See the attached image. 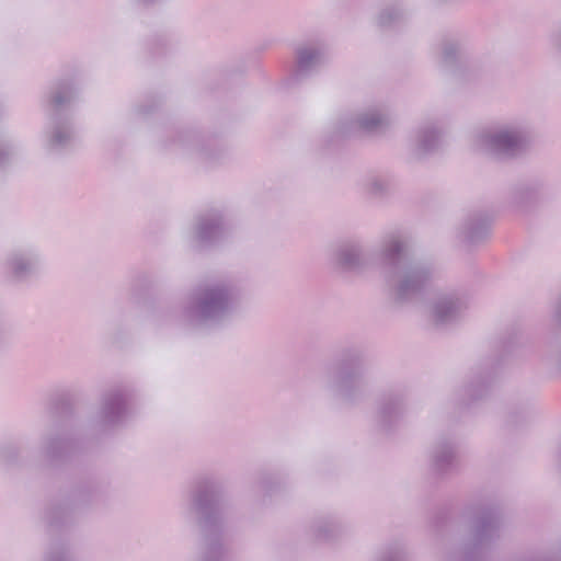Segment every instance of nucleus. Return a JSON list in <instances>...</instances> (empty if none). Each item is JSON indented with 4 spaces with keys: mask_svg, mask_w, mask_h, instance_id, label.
Instances as JSON below:
<instances>
[{
    "mask_svg": "<svg viewBox=\"0 0 561 561\" xmlns=\"http://www.w3.org/2000/svg\"><path fill=\"white\" fill-rule=\"evenodd\" d=\"M241 298V288L234 279H209L193 289L181 311L172 306H160L151 311L150 321L157 329L181 323L203 329L220 328L237 313Z\"/></svg>",
    "mask_w": 561,
    "mask_h": 561,
    "instance_id": "nucleus-1",
    "label": "nucleus"
},
{
    "mask_svg": "<svg viewBox=\"0 0 561 561\" xmlns=\"http://www.w3.org/2000/svg\"><path fill=\"white\" fill-rule=\"evenodd\" d=\"M412 241L408 232L394 229L382 234L377 263L392 300L399 305L421 299L435 277L433 263L411 256Z\"/></svg>",
    "mask_w": 561,
    "mask_h": 561,
    "instance_id": "nucleus-2",
    "label": "nucleus"
},
{
    "mask_svg": "<svg viewBox=\"0 0 561 561\" xmlns=\"http://www.w3.org/2000/svg\"><path fill=\"white\" fill-rule=\"evenodd\" d=\"M230 512V499L221 479L205 474L194 481L187 494L185 515L202 537L198 561H224V537Z\"/></svg>",
    "mask_w": 561,
    "mask_h": 561,
    "instance_id": "nucleus-3",
    "label": "nucleus"
},
{
    "mask_svg": "<svg viewBox=\"0 0 561 561\" xmlns=\"http://www.w3.org/2000/svg\"><path fill=\"white\" fill-rule=\"evenodd\" d=\"M365 347L348 343L340 347L334 362L327 368L323 388L336 401L356 404L368 392Z\"/></svg>",
    "mask_w": 561,
    "mask_h": 561,
    "instance_id": "nucleus-4",
    "label": "nucleus"
},
{
    "mask_svg": "<svg viewBox=\"0 0 561 561\" xmlns=\"http://www.w3.org/2000/svg\"><path fill=\"white\" fill-rule=\"evenodd\" d=\"M463 515L471 517L470 535L455 551L448 553V561H484L494 543L501 538L502 514L490 503L470 502Z\"/></svg>",
    "mask_w": 561,
    "mask_h": 561,
    "instance_id": "nucleus-5",
    "label": "nucleus"
},
{
    "mask_svg": "<svg viewBox=\"0 0 561 561\" xmlns=\"http://www.w3.org/2000/svg\"><path fill=\"white\" fill-rule=\"evenodd\" d=\"M78 96V88L71 79H60L47 91L48 126L46 149L51 153L70 150L76 141V128L71 106Z\"/></svg>",
    "mask_w": 561,
    "mask_h": 561,
    "instance_id": "nucleus-6",
    "label": "nucleus"
},
{
    "mask_svg": "<svg viewBox=\"0 0 561 561\" xmlns=\"http://www.w3.org/2000/svg\"><path fill=\"white\" fill-rule=\"evenodd\" d=\"M107 490V483L96 478H85L75 482L47 507L45 519L48 528L58 530L71 523L77 513L103 503Z\"/></svg>",
    "mask_w": 561,
    "mask_h": 561,
    "instance_id": "nucleus-7",
    "label": "nucleus"
},
{
    "mask_svg": "<svg viewBox=\"0 0 561 561\" xmlns=\"http://www.w3.org/2000/svg\"><path fill=\"white\" fill-rule=\"evenodd\" d=\"M534 142V133L524 121H511L480 136L481 150L499 161H510L526 154Z\"/></svg>",
    "mask_w": 561,
    "mask_h": 561,
    "instance_id": "nucleus-8",
    "label": "nucleus"
},
{
    "mask_svg": "<svg viewBox=\"0 0 561 561\" xmlns=\"http://www.w3.org/2000/svg\"><path fill=\"white\" fill-rule=\"evenodd\" d=\"M165 148L193 156L207 167L221 163L229 153V147L222 137L203 134L193 128L176 130L173 138L165 142Z\"/></svg>",
    "mask_w": 561,
    "mask_h": 561,
    "instance_id": "nucleus-9",
    "label": "nucleus"
},
{
    "mask_svg": "<svg viewBox=\"0 0 561 561\" xmlns=\"http://www.w3.org/2000/svg\"><path fill=\"white\" fill-rule=\"evenodd\" d=\"M410 396L411 387L405 382L396 383L378 396L374 426L379 434L391 436L398 432L407 415Z\"/></svg>",
    "mask_w": 561,
    "mask_h": 561,
    "instance_id": "nucleus-10",
    "label": "nucleus"
},
{
    "mask_svg": "<svg viewBox=\"0 0 561 561\" xmlns=\"http://www.w3.org/2000/svg\"><path fill=\"white\" fill-rule=\"evenodd\" d=\"M375 256L369 254L364 242L359 239H346L341 241L334 249L331 256V264L335 273L343 279H351L363 275L368 268L377 263Z\"/></svg>",
    "mask_w": 561,
    "mask_h": 561,
    "instance_id": "nucleus-11",
    "label": "nucleus"
},
{
    "mask_svg": "<svg viewBox=\"0 0 561 561\" xmlns=\"http://www.w3.org/2000/svg\"><path fill=\"white\" fill-rule=\"evenodd\" d=\"M390 125L388 113L380 107L367 108L356 115L351 125L346 123H337L327 130L322 138L321 145L323 149H331L341 139L353 133L359 131L368 135L383 133Z\"/></svg>",
    "mask_w": 561,
    "mask_h": 561,
    "instance_id": "nucleus-12",
    "label": "nucleus"
},
{
    "mask_svg": "<svg viewBox=\"0 0 561 561\" xmlns=\"http://www.w3.org/2000/svg\"><path fill=\"white\" fill-rule=\"evenodd\" d=\"M327 61V46L320 39L300 43L294 50V61L286 79L288 87L299 85L319 73Z\"/></svg>",
    "mask_w": 561,
    "mask_h": 561,
    "instance_id": "nucleus-13",
    "label": "nucleus"
},
{
    "mask_svg": "<svg viewBox=\"0 0 561 561\" xmlns=\"http://www.w3.org/2000/svg\"><path fill=\"white\" fill-rule=\"evenodd\" d=\"M80 448V443L71 428L54 425L42 435L39 451L50 468L68 463Z\"/></svg>",
    "mask_w": 561,
    "mask_h": 561,
    "instance_id": "nucleus-14",
    "label": "nucleus"
},
{
    "mask_svg": "<svg viewBox=\"0 0 561 561\" xmlns=\"http://www.w3.org/2000/svg\"><path fill=\"white\" fill-rule=\"evenodd\" d=\"M428 471L439 481L459 473V444L455 435L442 434L434 440L428 451Z\"/></svg>",
    "mask_w": 561,
    "mask_h": 561,
    "instance_id": "nucleus-15",
    "label": "nucleus"
},
{
    "mask_svg": "<svg viewBox=\"0 0 561 561\" xmlns=\"http://www.w3.org/2000/svg\"><path fill=\"white\" fill-rule=\"evenodd\" d=\"M232 225L222 210L211 208L201 213L193 227L192 240L201 250L211 249L229 238Z\"/></svg>",
    "mask_w": 561,
    "mask_h": 561,
    "instance_id": "nucleus-16",
    "label": "nucleus"
},
{
    "mask_svg": "<svg viewBox=\"0 0 561 561\" xmlns=\"http://www.w3.org/2000/svg\"><path fill=\"white\" fill-rule=\"evenodd\" d=\"M503 362V354L492 353L481 358L471 369L465 385L463 404L469 405L484 399L492 388Z\"/></svg>",
    "mask_w": 561,
    "mask_h": 561,
    "instance_id": "nucleus-17",
    "label": "nucleus"
},
{
    "mask_svg": "<svg viewBox=\"0 0 561 561\" xmlns=\"http://www.w3.org/2000/svg\"><path fill=\"white\" fill-rule=\"evenodd\" d=\"M39 270V255L34 248L18 247L10 250L2 262L4 279L12 285H25L33 280Z\"/></svg>",
    "mask_w": 561,
    "mask_h": 561,
    "instance_id": "nucleus-18",
    "label": "nucleus"
},
{
    "mask_svg": "<svg viewBox=\"0 0 561 561\" xmlns=\"http://www.w3.org/2000/svg\"><path fill=\"white\" fill-rule=\"evenodd\" d=\"M470 306L469 296L462 290H450L437 295L430 310V319L438 329L459 323Z\"/></svg>",
    "mask_w": 561,
    "mask_h": 561,
    "instance_id": "nucleus-19",
    "label": "nucleus"
},
{
    "mask_svg": "<svg viewBox=\"0 0 561 561\" xmlns=\"http://www.w3.org/2000/svg\"><path fill=\"white\" fill-rule=\"evenodd\" d=\"M443 145V129L435 122H424L415 127L409 138V159L422 162L436 154Z\"/></svg>",
    "mask_w": 561,
    "mask_h": 561,
    "instance_id": "nucleus-20",
    "label": "nucleus"
},
{
    "mask_svg": "<svg viewBox=\"0 0 561 561\" xmlns=\"http://www.w3.org/2000/svg\"><path fill=\"white\" fill-rule=\"evenodd\" d=\"M133 391L126 386H118L107 390L101 400L98 413L99 422L104 427H114L122 424L128 415Z\"/></svg>",
    "mask_w": 561,
    "mask_h": 561,
    "instance_id": "nucleus-21",
    "label": "nucleus"
},
{
    "mask_svg": "<svg viewBox=\"0 0 561 561\" xmlns=\"http://www.w3.org/2000/svg\"><path fill=\"white\" fill-rule=\"evenodd\" d=\"M439 65L445 71L450 72L459 79H469L466 75L469 68L468 58L462 45L456 39L447 38L442 42Z\"/></svg>",
    "mask_w": 561,
    "mask_h": 561,
    "instance_id": "nucleus-22",
    "label": "nucleus"
},
{
    "mask_svg": "<svg viewBox=\"0 0 561 561\" xmlns=\"http://www.w3.org/2000/svg\"><path fill=\"white\" fill-rule=\"evenodd\" d=\"M491 231V218L482 211L470 213L458 229L457 237L466 245H478L488 239Z\"/></svg>",
    "mask_w": 561,
    "mask_h": 561,
    "instance_id": "nucleus-23",
    "label": "nucleus"
},
{
    "mask_svg": "<svg viewBox=\"0 0 561 561\" xmlns=\"http://www.w3.org/2000/svg\"><path fill=\"white\" fill-rule=\"evenodd\" d=\"M549 185L540 178H531L515 183L508 192V201L517 207H527L547 195Z\"/></svg>",
    "mask_w": 561,
    "mask_h": 561,
    "instance_id": "nucleus-24",
    "label": "nucleus"
},
{
    "mask_svg": "<svg viewBox=\"0 0 561 561\" xmlns=\"http://www.w3.org/2000/svg\"><path fill=\"white\" fill-rule=\"evenodd\" d=\"M350 529V524L333 514L319 515L313 518L310 525L311 536L320 542L334 541L346 535Z\"/></svg>",
    "mask_w": 561,
    "mask_h": 561,
    "instance_id": "nucleus-25",
    "label": "nucleus"
},
{
    "mask_svg": "<svg viewBox=\"0 0 561 561\" xmlns=\"http://www.w3.org/2000/svg\"><path fill=\"white\" fill-rule=\"evenodd\" d=\"M75 396L69 390L56 391L49 399L48 411L55 419L54 425H66L70 428L69 421L73 416Z\"/></svg>",
    "mask_w": 561,
    "mask_h": 561,
    "instance_id": "nucleus-26",
    "label": "nucleus"
},
{
    "mask_svg": "<svg viewBox=\"0 0 561 561\" xmlns=\"http://www.w3.org/2000/svg\"><path fill=\"white\" fill-rule=\"evenodd\" d=\"M30 439L25 436L3 442L0 445V462L7 466L23 463L28 455Z\"/></svg>",
    "mask_w": 561,
    "mask_h": 561,
    "instance_id": "nucleus-27",
    "label": "nucleus"
},
{
    "mask_svg": "<svg viewBox=\"0 0 561 561\" xmlns=\"http://www.w3.org/2000/svg\"><path fill=\"white\" fill-rule=\"evenodd\" d=\"M374 561H410V557L405 546L394 541L381 548Z\"/></svg>",
    "mask_w": 561,
    "mask_h": 561,
    "instance_id": "nucleus-28",
    "label": "nucleus"
},
{
    "mask_svg": "<svg viewBox=\"0 0 561 561\" xmlns=\"http://www.w3.org/2000/svg\"><path fill=\"white\" fill-rule=\"evenodd\" d=\"M364 190L373 198H382L389 192V180L380 174H369L365 179Z\"/></svg>",
    "mask_w": 561,
    "mask_h": 561,
    "instance_id": "nucleus-29",
    "label": "nucleus"
},
{
    "mask_svg": "<svg viewBox=\"0 0 561 561\" xmlns=\"http://www.w3.org/2000/svg\"><path fill=\"white\" fill-rule=\"evenodd\" d=\"M533 414L534 407L530 402H525L520 405H512L507 412V423L513 426L518 425L530 420Z\"/></svg>",
    "mask_w": 561,
    "mask_h": 561,
    "instance_id": "nucleus-30",
    "label": "nucleus"
},
{
    "mask_svg": "<svg viewBox=\"0 0 561 561\" xmlns=\"http://www.w3.org/2000/svg\"><path fill=\"white\" fill-rule=\"evenodd\" d=\"M403 18V10L398 4L388 5L378 15V24L382 27L396 25Z\"/></svg>",
    "mask_w": 561,
    "mask_h": 561,
    "instance_id": "nucleus-31",
    "label": "nucleus"
},
{
    "mask_svg": "<svg viewBox=\"0 0 561 561\" xmlns=\"http://www.w3.org/2000/svg\"><path fill=\"white\" fill-rule=\"evenodd\" d=\"M280 486V480L275 473L264 472L261 473L255 482V488L257 491L263 492L265 494H270L275 492Z\"/></svg>",
    "mask_w": 561,
    "mask_h": 561,
    "instance_id": "nucleus-32",
    "label": "nucleus"
},
{
    "mask_svg": "<svg viewBox=\"0 0 561 561\" xmlns=\"http://www.w3.org/2000/svg\"><path fill=\"white\" fill-rule=\"evenodd\" d=\"M45 561H70L69 550L64 543H51Z\"/></svg>",
    "mask_w": 561,
    "mask_h": 561,
    "instance_id": "nucleus-33",
    "label": "nucleus"
},
{
    "mask_svg": "<svg viewBox=\"0 0 561 561\" xmlns=\"http://www.w3.org/2000/svg\"><path fill=\"white\" fill-rule=\"evenodd\" d=\"M14 148L7 141L0 139V169L5 168L13 160Z\"/></svg>",
    "mask_w": 561,
    "mask_h": 561,
    "instance_id": "nucleus-34",
    "label": "nucleus"
},
{
    "mask_svg": "<svg viewBox=\"0 0 561 561\" xmlns=\"http://www.w3.org/2000/svg\"><path fill=\"white\" fill-rule=\"evenodd\" d=\"M148 46L152 56H160L167 50L168 41L163 35H156L149 41Z\"/></svg>",
    "mask_w": 561,
    "mask_h": 561,
    "instance_id": "nucleus-35",
    "label": "nucleus"
},
{
    "mask_svg": "<svg viewBox=\"0 0 561 561\" xmlns=\"http://www.w3.org/2000/svg\"><path fill=\"white\" fill-rule=\"evenodd\" d=\"M160 105V101L156 98H149L144 104L137 106V114L140 116H147L152 114Z\"/></svg>",
    "mask_w": 561,
    "mask_h": 561,
    "instance_id": "nucleus-36",
    "label": "nucleus"
},
{
    "mask_svg": "<svg viewBox=\"0 0 561 561\" xmlns=\"http://www.w3.org/2000/svg\"><path fill=\"white\" fill-rule=\"evenodd\" d=\"M552 347L553 348L548 360L558 371L561 373V340H556Z\"/></svg>",
    "mask_w": 561,
    "mask_h": 561,
    "instance_id": "nucleus-37",
    "label": "nucleus"
},
{
    "mask_svg": "<svg viewBox=\"0 0 561 561\" xmlns=\"http://www.w3.org/2000/svg\"><path fill=\"white\" fill-rule=\"evenodd\" d=\"M449 512L447 508H439L436 511L433 517V525L438 530L440 529L448 520Z\"/></svg>",
    "mask_w": 561,
    "mask_h": 561,
    "instance_id": "nucleus-38",
    "label": "nucleus"
},
{
    "mask_svg": "<svg viewBox=\"0 0 561 561\" xmlns=\"http://www.w3.org/2000/svg\"><path fill=\"white\" fill-rule=\"evenodd\" d=\"M550 44L552 48L561 55V24L556 26V28L550 34Z\"/></svg>",
    "mask_w": 561,
    "mask_h": 561,
    "instance_id": "nucleus-39",
    "label": "nucleus"
},
{
    "mask_svg": "<svg viewBox=\"0 0 561 561\" xmlns=\"http://www.w3.org/2000/svg\"><path fill=\"white\" fill-rule=\"evenodd\" d=\"M553 319L561 327V297L556 302L553 309Z\"/></svg>",
    "mask_w": 561,
    "mask_h": 561,
    "instance_id": "nucleus-40",
    "label": "nucleus"
},
{
    "mask_svg": "<svg viewBox=\"0 0 561 561\" xmlns=\"http://www.w3.org/2000/svg\"><path fill=\"white\" fill-rule=\"evenodd\" d=\"M8 340V331L5 328L0 325V347L7 343Z\"/></svg>",
    "mask_w": 561,
    "mask_h": 561,
    "instance_id": "nucleus-41",
    "label": "nucleus"
},
{
    "mask_svg": "<svg viewBox=\"0 0 561 561\" xmlns=\"http://www.w3.org/2000/svg\"><path fill=\"white\" fill-rule=\"evenodd\" d=\"M451 0H434V2L437 4V5H443V4H446L448 2H450Z\"/></svg>",
    "mask_w": 561,
    "mask_h": 561,
    "instance_id": "nucleus-42",
    "label": "nucleus"
},
{
    "mask_svg": "<svg viewBox=\"0 0 561 561\" xmlns=\"http://www.w3.org/2000/svg\"><path fill=\"white\" fill-rule=\"evenodd\" d=\"M503 351L504 352H507L508 351V346L506 344L503 345Z\"/></svg>",
    "mask_w": 561,
    "mask_h": 561,
    "instance_id": "nucleus-43",
    "label": "nucleus"
}]
</instances>
